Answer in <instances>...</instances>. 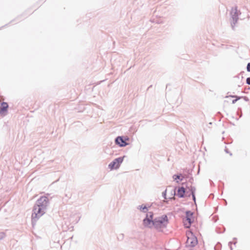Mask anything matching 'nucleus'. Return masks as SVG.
Returning a JSON list of instances; mask_svg holds the SVG:
<instances>
[{"instance_id":"obj_8","label":"nucleus","mask_w":250,"mask_h":250,"mask_svg":"<svg viewBox=\"0 0 250 250\" xmlns=\"http://www.w3.org/2000/svg\"><path fill=\"white\" fill-rule=\"evenodd\" d=\"M126 140H128V139H126L125 140H124L123 138L121 137H118L116 139V142L117 144H118L121 146H126L128 144L125 142Z\"/></svg>"},{"instance_id":"obj_7","label":"nucleus","mask_w":250,"mask_h":250,"mask_svg":"<svg viewBox=\"0 0 250 250\" xmlns=\"http://www.w3.org/2000/svg\"><path fill=\"white\" fill-rule=\"evenodd\" d=\"M123 161V158L119 157L115 159L112 163H111L108 167L111 169H117L119 167L120 164Z\"/></svg>"},{"instance_id":"obj_10","label":"nucleus","mask_w":250,"mask_h":250,"mask_svg":"<svg viewBox=\"0 0 250 250\" xmlns=\"http://www.w3.org/2000/svg\"><path fill=\"white\" fill-rule=\"evenodd\" d=\"M185 193V189L183 187L179 188L177 190V196L180 198L184 197Z\"/></svg>"},{"instance_id":"obj_15","label":"nucleus","mask_w":250,"mask_h":250,"mask_svg":"<svg viewBox=\"0 0 250 250\" xmlns=\"http://www.w3.org/2000/svg\"><path fill=\"white\" fill-rule=\"evenodd\" d=\"M247 70L248 71L250 72V63H249L247 65Z\"/></svg>"},{"instance_id":"obj_5","label":"nucleus","mask_w":250,"mask_h":250,"mask_svg":"<svg viewBox=\"0 0 250 250\" xmlns=\"http://www.w3.org/2000/svg\"><path fill=\"white\" fill-rule=\"evenodd\" d=\"M193 220V213L190 211L187 212L186 217L183 220L185 227L187 228H189Z\"/></svg>"},{"instance_id":"obj_1","label":"nucleus","mask_w":250,"mask_h":250,"mask_svg":"<svg viewBox=\"0 0 250 250\" xmlns=\"http://www.w3.org/2000/svg\"><path fill=\"white\" fill-rule=\"evenodd\" d=\"M168 223V218L167 215H163L156 218L153 220V214L152 212H148L146 217L144 220V224L146 227L151 228L154 227L159 230L162 231L165 228Z\"/></svg>"},{"instance_id":"obj_9","label":"nucleus","mask_w":250,"mask_h":250,"mask_svg":"<svg viewBox=\"0 0 250 250\" xmlns=\"http://www.w3.org/2000/svg\"><path fill=\"white\" fill-rule=\"evenodd\" d=\"M8 107V105L7 103L3 102L1 103L0 110V116H3L5 115L4 112H6Z\"/></svg>"},{"instance_id":"obj_2","label":"nucleus","mask_w":250,"mask_h":250,"mask_svg":"<svg viewBox=\"0 0 250 250\" xmlns=\"http://www.w3.org/2000/svg\"><path fill=\"white\" fill-rule=\"evenodd\" d=\"M186 235L187 237L186 245L188 247H193L197 244V239L191 231L188 230Z\"/></svg>"},{"instance_id":"obj_6","label":"nucleus","mask_w":250,"mask_h":250,"mask_svg":"<svg viewBox=\"0 0 250 250\" xmlns=\"http://www.w3.org/2000/svg\"><path fill=\"white\" fill-rule=\"evenodd\" d=\"M48 202L49 200L47 197L42 196L37 200V204L35 206L45 209Z\"/></svg>"},{"instance_id":"obj_14","label":"nucleus","mask_w":250,"mask_h":250,"mask_svg":"<svg viewBox=\"0 0 250 250\" xmlns=\"http://www.w3.org/2000/svg\"><path fill=\"white\" fill-rule=\"evenodd\" d=\"M180 177L181 175H175L173 177L174 180H176L177 179H180V180L182 181V179H180Z\"/></svg>"},{"instance_id":"obj_4","label":"nucleus","mask_w":250,"mask_h":250,"mask_svg":"<svg viewBox=\"0 0 250 250\" xmlns=\"http://www.w3.org/2000/svg\"><path fill=\"white\" fill-rule=\"evenodd\" d=\"M175 190L171 187L167 188L163 193V195L166 199H174Z\"/></svg>"},{"instance_id":"obj_16","label":"nucleus","mask_w":250,"mask_h":250,"mask_svg":"<svg viewBox=\"0 0 250 250\" xmlns=\"http://www.w3.org/2000/svg\"><path fill=\"white\" fill-rule=\"evenodd\" d=\"M247 83L248 84H250V78H248L247 79Z\"/></svg>"},{"instance_id":"obj_17","label":"nucleus","mask_w":250,"mask_h":250,"mask_svg":"<svg viewBox=\"0 0 250 250\" xmlns=\"http://www.w3.org/2000/svg\"><path fill=\"white\" fill-rule=\"evenodd\" d=\"M225 102H226V103H228V102H229V101H227V100H225Z\"/></svg>"},{"instance_id":"obj_11","label":"nucleus","mask_w":250,"mask_h":250,"mask_svg":"<svg viewBox=\"0 0 250 250\" xmlns=\"http://www.w3.org/2000/svg\"><path fill=\"white\" fill-rule=\"evenodd\" d=\"M235 98V99L233 100L232 101V104H234L235 103V102L238 101V100L240 99H241V97H238V96H226V98L228 99V98Z\"/></svg>"},{"instance_id":"obj_13","label":"nucleus","mask_w":250,"mask_h":250,"mask_svg":"<svg viewBox=\"0 0 250 250\" xmlns=\"http://www.w3.org/2000/svg\"><path fill=\"white\" fill-rule=\"evenodd\" d=\"M140 210L142 211L145 212L147 210V208L146 206H143V205L140 206Z\"/></svg>"},{"instance_id":"obj_3","label":"nucleus","mask_w":250,"mask_h":250,"mask_svg":"<svg viewBox=\"0 0 250 250\" xmlns=\"http://www.w3.org/2000/svg\"><path fill=\"white\" fill-rule=\"evenodd\" d=\"M45 209L36 206H34L32 214V219L36 221L45 213Z\"/></svg>"},{"instance_id":"obj_12","label":"nucleus","mask_w":250,"mask_h":250,"mask_svg":"<svg viewBox=\"0 0 250 250\" xmlns=\"http://www.w3.org/2000/svg\"><path fill=\"white\" fill-rule=\"evenodd\" d=\"M195 190V189L194 188L191 187L190 191L191 192L193 199L194 200V201H195V195H194Z\"/></svg>"}]
</instances>
